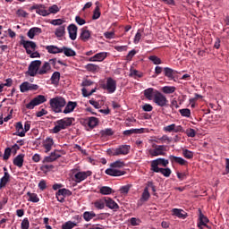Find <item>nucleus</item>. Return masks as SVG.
Segmentation results:
<instances>
[{
	"label": "nucleus",
	"instance_id": "nucleus-36",
	"mask_svg": "<svg viewBox=\"0 0 229 229\" xmlns=\"http://www.w3.org/2000/svg\"><path fill=\"white\" fill-rule=\"evenodd\" d=\"M55 37L57 38H62V37H65V25H61L55 31Z\"/></svg>",
	"mask_w": 229,
	"mask_h": 229
},
{
	"label": "nucleus",
	"instance_id": "nucleus-58",
	"mask_svg": "<svg viewBox=\"0 0 229 229\" xmlns=\"http://www.w3.org/2000/svg\"><path fill=\"white\" fill-rule=\"evenodd\" d=\"M162 71H164V68H162V66H156L155 67V75H153L152 78H157V76L162 74Z\"/></svg>",
	"mask_w": 229,
	"mask_h": 229
},
{
	"label": "nucleus",
	"instance_id": "nucleus-38",
	"mask_svg": "<svg viewBox=\"0 0 229 229\" xmlns=\"http://www.w3.org/2000/svg\"><path fill=\"white\" fill-rule=\"evenodd\" d=\"M126 164L121 159L114 161L110 164V167L113 169H121V167H125Z\"/></svg>",
	"mask_w": 229,
	"mask_h": 229
},
{
	"label": "nucleus",
	"instance_id": "nucleus-60",
	"mask_svg": "<svg viewBox=\"0 0 229 229\" xmlns=\"http://www.w3.org/2000/svg\"><path fill=\"white\" fill-rule=\"evenodd\" d=\"M143 112H153V106L151 104H145L142 106Z\"/></svg>",
	"mask_w": 229,
	"mask_h": 229
},
{
	"label": "nucleus",
	"instance_id": "nucleus-64",
	"mask_svg": "<svg viewBox=\"0 0 229 229\" xmlns=\"http://www.w3.org/2000/svg\"><path fill=\"white\" fill-rule=\"evenodd\" d=\"M164 131H168L169 133H171V131H174V123L164 127Z\"/></svg>",
	"mask_w": 229,
	"mask_h": 229
},
{
	"label": "nucleus",
	"instance_id": "nucleus-54",
	"mask_svg": "<svg viewBox=\"0 0 229 229\" xmlns=\"http://www.w3.org/2000/svg\"><path fill=\"white\" fill-rule=\"evenodd\" d=\"M21 229H30V220L28 217H25L21 224Z\"/></svg>",
	"mask_w": 229,
	"mask_h": 229
},
{
	"label": "nucleus",
	"instance_id": "nucleus-52",
	"mask_svg": "<svg viewBox=\"0 0 229 229\" xmlns=\"http://www.w3.org/2000/svg\"><path fill=\"white\" fill-rule=\"evenodd\" d=\"M179 113L181 114L182 117H191V109L189 108L180 109Z\"/></svg>",
	"mask_w": 229,
	"mask_h": 229
},
{
	"label": "nucleus",
	"instance_id": "nucleus-4",
	"mask_svg": "<svg viewBox=\"0 0 229 229\" xmlns=\"http://www.w3.org/2000/svg\"><path fill=\"white\" fill-rule=\"evenodd\" d=\"M130 145H121L116 148L108 149L107 153L112 157H119V155H128V153H130Z\"/></svg>",
	"mask_w": 229,
	"mask_h": 229
},
{
	"label": "nucleus",
	"instance_id": "nucleus-45",
	"mask_svg": "<svg viewBox=\"0 0 229 229\" xmlns=\"http://www.w3.org/2000/svg\"><path fill=\"white\" fill-rule=\"evenodd\" d=\"M176 91V87L174 86H165L162 88V92L164 94H174Z\"/></svg>",
	"mask_w": 229,
	"mask_h": 229
},
{
	"label": "nucleus",
	"instance_id": "nucleus-56",
	"mask_svg": "<svg viewBox=\"0 0 229 229\" xmlns=\"http://www.w3.org/2000/svg\"><path fill=\"white\" fill-rule=\"evenodd\" d=\"M65 21L62 19H56V20H52L50 24H53V26H63Z\"/></svg>",
	"mask_w": 229,
	"mask_h": 229
},
{
	"label": "nucleus",
	"instance_id": "nucleus-48",
	"mask_svg": "<svg viewBox=\"0 0 229 229\" xmlns=\"http://www.w3.org/2000/svg\"><path fill=\"white\" fill-rule=\"evenodd\" d=\"M148 60H150L151 63L154 64V65H160L162 64V59L157 55H150L148 57Z\"/></svg>",
	"mask_w": 229,
	"mask_h": 229
},
{
	"label": "nucleus",
	"instance_id": "nucleus-9",
	"mask_svg": "<svg viewBox=\"0 0 229 229\" xmlns=\"http://www.w3.org/2000/svg\"><path fill=\"white\" fill-rule=\"evenodd\" d=\"M153 101L157 106L161 107L167 106L169 103V100H167L165 95L162 94L160 91H156Z\"/></svg>",
	"mask_w": 229,
	"mask_h": 229
},
{
	"label": "nucleus",
	"instance_id": "nucleus-42",
	"mask_svg": "<svg viewBox=\"0 0 229 229\" xmlns=\"http://www.w3.org/2000/svg\"><path fill=\"white\" fill-rule=\"evenodd\" d=\"M36 13L42 15V17H47L49 15V11L46 10V6L39 4L38 9L36 11Z\"/></svg>",
	"mask_w": 229,
	"mask_h": 229
},
{
	"label": "nucleus",
	"instance_id": "nucleus-55",
	"mask_svg": "<svg viewBox=\"0 0 229 229\" xmlns=\"http://www.w3.org/2000/svg\"><path fill=\"white\" fill-rule=\"evenodd\" d=\"M16 15L18 17H23L24 19H26V17H28L29 13L26 11L22 10V9H18L16 11Z\"/></svg>",
	"mask_w": 229,
	"mask_h": 229
},
{
	"label": "nucleus",
	"instance_id": "nucleus-37",
	"mask_svg": "<svg viewBox=\"0 0 229 229\" xmlns=\"http://www.w3.org/2000/svg\"><path fill=\"white\" fill-rule=\"evenodd\" d=\"M61 50L65 56H76V51H74L72 48L63 47H61Z\"/></svg>",
	"mask_w": 229,
	"mask_h": 229
},
{
	"label": "nucleus",
	"instance_id": "nucleus-49",
	"mask_svg": "<svg viewBox=\"0 0 229 229\" xmlns=\"http://www.w3.org/2000/svg\"><path fill=\"white\" fill-rule=\"evenodd\" d=\"M112 188L108 186H103L100 188V194H103L104 196H108V194H112Z\"/></svg>",
	"mask_w": 229,
	"mask_h": 229
},
{
	"label": "nucleus",
	"instance_id": "nucleus-46",
	"mask_svg": "<svg viewBox=\"0 0 229 229\" xmlns=\"http://www.w3.org/2000/svg\"><path fill=\"white\" fill-rule=\"evenodd\" d=\"M182 157H184V158H187L188 160H192V158H194V152L189 149H183Z\"/></svg>",
	"mask_w": 229,
	"mask_h": 229
},
{
	"label": "nucleus",
	"instance_id": "nucleus-57",
	"mask_svg": "<svg viewBox=\"0 0 229 229\" xmlns=\"http://www.w3.org/2000/svg\"><path fill=\"white\" fill-rule=\"evenodd\" d=\"M12 155V148H6L4 153V160H8Z\"/></svg>",
	"mask_w": 229,
	"mask_h": 229
},
{
	"label": "nucleus",
	"instance_id": "nucleus-63",
	"mask_svg": "<svg viewBox=\"0 0 229 229\" xmlns=\"http://www.w3.org/2000/svg\"><path fill=\"white\" fill-rule=\"evenodd\" d=\"M176 174H177V178L179 180H181V182H183V180H187V174L186 173L177 172Z\"/></svg>",
	"mask_w": 229,
	"mask_h": 229
},
{
	"label": "nucleus",
	"instance_id": "nucleus-22",
	"mask_svg": "<svg viewBox=\"0 0 229 229\" xmlns=\"http://www.w3.org/2000/svg\"><path fill=\"white\" fill-rule=\"evenodd\" d=\"M164 74L168 80H174V75L178 74L176 70H173V68L165 67L163 68Z\"/></svg>",
	"mask_w": 229,
	"mask_h": 229
},
{
	"label": "nucleus",
	"instance_id": "nucleus-20",
	"mask_svg": "<svg viewBox=\"0 0 229 229\" xmlns=\"http://www.w3.org/2000/svg\"><path fill=\"white\" fill-rule=\"evenodd\" d=\"M60 157H62V155H60V153H58V150H55L49 156L46 157L44 158L43 162H47V163L55 162V160H58V158H60Z\"/></svg>",
	"mask_w": 229,
	"mask_h": 229
},
{
	"label": "nucleus",
	"instance_id": "nucleus-34",
	"mask_svg": "<svg viewBox=\"0 0 229 229\" xmlns=\"http://www.w3.org/2000/svg\"><path fill=\"white\" fill-rule=\"evenodd\" d=\"M154 173H160L163 174V176H165V178H169V176H171L173 171L171 170V168L165 166V168H159V169L154 171Z\"/></svg>",
	"mask_w": 229,
	"mask_h": 229
},
{
	"label": "nucleus",
	"instance_id": "nucleus-24",
	"mask_svg": "<svg viewBox=\"0 0 229 229\" xmlns=\"http://www.w3.org/2000/svg\"><path fill=\"white\" fill-rule=\"evenodd\" d=\"M106 52H100L89 58V62H103L106 58Z\"/></svg>",
	"mask_w": 229,
	"mask_h": 229
},
{
	"label": "nucleus",
	"instance_id": "nucleus-2",
	"mask_svg": "<svg viewBox=\"0 0 229 229\" xmlns=\"http://www.w3.org/2000/svg\"><path fill=\"white\" fill-rule=\"evenodd\" d=\"M49 103L52 110L55 112V114H62V108L67 105V101L62 97L51 98Z\"/></svg>",
	"mask_w": 229,
	"mask_h": 229
},
{
	"label": "nucleus",
	"instance_id": "nucleus-12",
	"mask_svg": "<svg viewBox=\"0 0 229 229\" xmlns=\"http://www.w3.org/2000/svg\"><path fill=\"white\" fill-rule=\"evenodd\" d=\"M66 196H72V191L65 188L60 189L55 193V198L59 203H64L65 201Z\"/></svg>",
	"mask_w": 229,
	"mask_h": 229
},
{
	"label": "nucleus",
	"instance_id": "nucleus-13",
	"mask_svg": "<svg viewBox=\"0 0 229 229\" xmlns=\"http://www.w3.org/2000/svg\"><path fill=\"white\" fill-rule=\"evenodd\" d=\"M20 90L21 92H29L33 90H38V85L30 83L29 81H24L20 85Z\"/></svg>",
	"mask_w": 229,
	"mask_h": 229
},
{
	"label": "nucleus",
	"instance_id": "nucleus-26",
	"mask_svg": "<svg viewBox=\"0 0 229 229\" xmlns=\"http://www.w3.org/2000/svg\"><path fill=\"white\" fill-rule=\"evenodd\" d=\"M76 106H78L77 102L69 101L65 106L63 114H71L72 112H74V108H76Z\"/></svg>",
	"mask_w": 229,
	"mask_h": 229
},
{
	"label": "nucleus",
	"instance_id": "nucleus-6",
	"mask_svg": "<svg viewBox=\"0 0 229 229\" xmlns=\"http://www.w3.org/2000/svg\"><path fill=\"white\" fill-rule=\"evenodd\" d=\"M42 65V61L36 60L32 61L30 65L27 73L29 76L35 77V75L38 74V71H40V66Z\"/></svg>",
	"mask_w": 229,
	"mask_h": 229
},
{
	"label": "nucleus",
	"instance_id": "nucleus-59",
	"mask_svg": "<svg viewBox=\"0 0 229 229\" xmlns=\"http://www.w3.org/2000/svg\"><path fill=\"white\" fill-rule=\"evenodd\" d=\"M140 38H142V34L140 30H139L134 37V44H139V42H140Z\"/></svg>",
	"mask_w": 229,
	"mask_h": 229
},
{
	"label": "nucleus",
	"instance_id": "nucleus-31",
	"mask_svg": "<svg viewBox=\"0 0 229 229\" xmlns=\"http://www.w3.org/2000/svg\"><path fill=\"white\" fill-rule=\"evenodd\" d=\"M85 123L86 124H88L89 128H96L97 124L99 123V120L94 116H91V117L86 118Z\"/></svg>",
	"mask_w": 229,
	"mask_h": 229
},
{
	"label": "nucleus",
	"instance_id": "nucleus-44",
	"mask_svg": "<svg viewBox=\"0 0 229 229\" xmlns=\"http://www.w3.org/2000/svg\"><path fill=\"white\" fill-rule=\"evenodd\" d=\"M85 69L88 70L89 72H98V71H99V65L94 64H88L85 66Z\"/></svg>",
	"mask_w": 229,
	"mask_h": 229
},
{
	"label": "nucleus",
	"instance_id": "nucleus-51",
	"mask_svg": "<svg viewBox=\"0 0 229 229\" xmlns=\"http://www.w3.org/2000/svg\"><path fill=\"white\" fill-rule=\"evenodd\" d=\"M99 17H101V12L99 11V6H96L95 10L93 12L92 19H93V21H98V19H99Z\"/></svg>",
	"mask_w": 229,
	"mask_h": 229
},
{
	"label": "nucleus",
	"instance_id": "nucleus-47",
	"mask_svg": "<svg viewBox=\"0 0 229 229\" xmlns=\"http://www.w3.org/2000/svg\"><path fill=\"white\" fill-rule=\"evenodd\" d=\"M74 226H78V223L67 221L62 225V229H72Z\"/></svg>",
	"mask_w": 229,
	"mask_h": 229
},
{
	"label": "nucleus",
	"instance_id": "nucleus-43",
	"mask_svg": "<svg viewBox=\"0 0 229 229\" xmlns=\"http://www.w3.org/2000/svg\"><path fill=\"white\" fill-rule=\"evenodd\" d=\"M27 196H29L28 201H31L32 203H38L40 199L37 193L27 192Z\"/></svg>",
	"mask_w": 229,
	"mask_h": 229
},
{
	"label": "nucleus",
	"instance_id": "nucleus-53",
	"mask_svg": "<svg viewBox=\"0 0 229 229\" xmlns=\"http://www.w3.org/2000/svg\"><path fill=\"white\" fill-rule=\"evenodd\" d=\"M60 12V8L56 4H53L48 8V13L51 15V13H58Z\"/></svg>",
	"mask_w": 229,
	"mask_h": 229
},
{
	"label": "nucleus",
	"instance_id": "nucleus-7",
	"mask_svg": "<svg viewBox=\"0 0 229 229\" xmlns=\"http://www.w3.org/2000/svg\"><path fill=\"white\" fill-rule=\"evenodd\" d=\"M46 101H47L46 96L38 95L36 98H34L29 104L26 105V108L28 110H33L35 106H38V105H42V103H46Z\"/></svg>",
	"mask_w": 229,
	"mask_h": 229
},
{
	"label": "nucleus",
	"instance_id": "nucleus-16",
	"mask_svg": "<svg viewBox=\"0 0 229 229\" xmlns=\"http://www.w3.org/2000/svg\"><path fill=\"white\" fill-rule=\"evenodd\" d=\"M106 174H107L108 176H124V174H126V171H122V170H118L115 168H107L105 171Z\"/></svg>",
	"mask_w": 229,
	"mask_h": 229
},
{
	"label": "nucleus",
	"instance_id": "nucleus-27",
	"mask_svg": "<svg viewBox=\"0 0 229 229\" xmlns=\"http://www.w3.org/2000/svg\"><path fill=\"white\" fill-rule=\"evenodd\" d=\"M51 72V65L48 62H45L41 68H39L38 74L43 76V74H49Z\"/></svg>",
	"mask_w": 229,
	"mask_h": 229
},
{
	"label": "nucleus",
	"instance_id": "nucleus-50",
	"mask_svg": "<svg viewBox=\"0 0 229 229\" xmlns=\"http://www.w3.org/2000/svg\"><path fill=\"white\" fill-rule=\"evenodd\" d=\"M130 76L137 79V78H142L144 74L141 72H139L137 70H131Z\"/></svg>",
	"mask_w": 229,
	"mask_h": 229
},
{
	"label": "nucleus",
	"instance_id": "nucleus-1",
	"mask_svg": "<svg viewBox=\"0 0 229 229\" xmlns=\"http://www.w3.org/2000/svg\"><path fill=\"white\" fill-rule=\"evenodd\" d=\"M74 118L65 117L55 122V126L52 129L53 133H60L62 130H67L69 126H72Z\"/></svg>",
	"mask_w": 229,
	"mask_h": 229
},
{
	"label": "nucleus",
	"instance_id": "nucleus-8",
	"mask_svg": "<svg viewBox=\"0 0 229 229\" xmlns=\"http://www.w3.org/2000/svg\"><path fill=\"white\" fill-rule=\"evenodd\" d=\"M21 46H23L27 55H31V50L35 51L37 49V43L30 40H25L24 36H21Z\"/></svg>",
	"mask_w": 229,
	"mask_h": 229
},
{
	"label": "nucleus",
	"instance_id": "nucleus-40",
	"mask_svg": "<svg viewBox=\"0 0 229 229\" xmlns=\"http://www.w3.org/2000/svg\"><path fill=\"white\" fill-rule=\"evenodd\" d=\"M30 128H31V122H30V121L25 122L24 129H23V131L19 132L18 136L19 137H26V133H27V131H30Z\"/></svg>",
	"mask_w": 229,
	"mask_h": 229
},
{
	"label": "nucleus",
	"instance_id": "nucleus-19",
	"mask_svg": "<svg viewBox=\"0 0 229 229\" xmlns=\"http://www.w3.org/2000/svg\"><path fill=\"white\" fill-rule=\"evenodd\" d=\"M90 30H87V27H84L81 30L80 38L82 40V42H89L90 39Z\"/></svg>",
	"mask_w": 229,
	"mask_h": 229
},
{
	"label": "nucleus",
	"instance_id": "nucleus-17",
	"mask_svg": "<svg viewBox=\"0 0 229 229\" xmlns=\"http://www.w3.org/2000/svg\"><path fill=\"white\" fill-rule=\"evenodd\" d=\"M157 92H158V90L153 88H148L143 91V94L148 101H153V99H155V96H157Z\"/></svg>",
	"mask_w": 229,
	"mask_h": 229
},
{
	"label": "nucleus",
	"instance_id": "nucleus-21",
	"mask_svg": "<svg viewBox=\"0 0 229 229\" xmlns=\"http://www.w3.org/2000/svg\"><path fill=\"white\" fill-rule=\"evenodd\" d=\"M105 201H106V207H107V208H110L111 210L119 209V205L114 199L108 197H105Z\"/></svg>",
	"mask_w": 229,
	"mask_h": 229
},
{
	"label": "nucleus",
	"instance_id": "nucleus-15",
	"mask_svg": "<svg viewBox=\"0 0 229 229\" xmlns=\"http://www.w3.org/2000/svg\"><path fill=\"white\" fill-rule=\"evenodd\" d=\"M67 30L71 40H76V38H78V27L76 26V24H70Z\"/></svg>",
	"mask_w": 229,
	"mask_h": 229
},
{
	"label": "nucleus",
	"instance_id": "nucleus-35",
	"mask_svg": "<svg viewBox=\"0 0 229 229\" xmlns=\"http://www.w3.org/2000/svg\"><path fill=\"white\" fill-rule=\"evenodd\" d=\"M10 182V174L8 172H4V176L0 179V189L6 187V183Z\"/></svg>",
	"mask_w": 229,
	"mask_h": 229
},
{
	"label": "nucleus",
	"instance_id": "nucleus-10",
	"mask_svg": "<svg viewBox=\"0 0 229 229\" xmlns=\"http://www.w3.org/2000/svg\"><path fill=\"white\" fill-rule=\"evenodd\" d=\"M152 148H154V149H149L148 151L149 155H151L152 157L164 156L165 155V151H167V147L165 145L154 144L152 145Z\"/></svg>",
	"mask_w": 229,
	"mask_h": 229
},
{
	"label": "nucleus",
	"instance_id": "nucleus-62",
	"mask_svg": "<svg viewBox=\"0 0 229 229\" xmlns=\"http://www.w3.org/2000/svg\"><path fill=\"white\" fill-rule=\"evenodd\" d=\"M121 194H128L130 192V185H124L120 188Z\"/></svg>",
	"mask_w": 229,
	"mask_h": 229
},
{
	"label": "nucleus",
	"instance_id": "nucleus-3",
	"mask_svg": "<svg viewBox=\"0 0 229 229\" xmlns=\"http://www.w3.org/2000/svg\"><path fill=\"white\" fill-rule=\"evenodd\" d=\"M167 165H169L168 159L158 157L150 162V171L153 173L158 169H162V167H167Z\"/></svg>",
	"mask_w": 229,
	"mask_h": 229
},
{
	"label": "nucleus",
	"instance_id": "nucleus-23",
	"mask_svg": "<svg viewBox=\"0 0 229 229\" xmlns=\"http://www.w3.org/2000/svg\"><path fill=\"white\" fill-rule=\"evenodd\" d=\"M199 223L198 224V227L206 226V228L211 229V227L207 225V223H208V217L203 215V213L201 212V209H199Z\"/></svg>",
	"mask_w": 229,
	"mask_h": 229
},
{
	"label": "nucleus",
	"instance_id": "nucleus-61",
	"mask_svg": "<svg viewBox=\"0 0 229 229\" xmlns=\"http://www.w3.org/2000/svg\"><path fill=\"white\" fill-rule=\"evenodd\" d=\"M38 187L40 189V191H46V189H47V184L46 182V180H41Z\"/></svg>",
	"mask_w": 229,
	"mask_h": 229
},
{
	"label": "nucleus",
	"instance_id": "nucleus-11",
	"mask_svg": "<svg viewBox=\"0 0 229 229\" xmlns=\"http://www.w3.org/2000/svg\"><path fill=\"white\" fill-rule=\"evenodd\" d=\"M104 90H107L109 94H114L117 90V81L112 77L107 78L106 83L102 86Z\"/></svg>",
	"mask_w": 229,
	"mask_h": 229
},
{
	"label": "nucleus",
	"instance_id": "nucleus-29",
	"mask_svg": "<svg viewBox=\"0 0 229 229\" xmlns=\"http://www.w3.org/2000/svg\"><path fill=\"white\" fill-rule=\"evenodd\" d=\"M45 49L47 50V53H49L50 55H58V53H62V47H58L55 45H50V46H47L45 47Z\"/></svg>",
	"mask_w": 229,
	"mask_h": 229
},
{
	"label": "nucleus",
	"instance_id": "nucleus-25",
	"mask_svg": "<svg viewBox=\"0 0 229 229\" xmlns=\"http://www.w3.org/2000/svg\"><path fill=\"white\" fill-rule=\"evenodd\" d=\"M40 33H42V29L38 28V27H33L31 29L29 30V31L27 32V37H29V38H35V37H37V35H40Z\"/></svg>",
	"mask_w": 229,
	"mask_h": 229
},
{
	"label": "nucleus",
	"instance_id": "nucleus-30",
	"mask_svg": "<svg viewBox=\"0 0 229 229\" xmlns=\"http://www.w3.org/2000/svg\"><path fill=\"white\" fill-rule=\"evenodd\" d=\"M140 133H144V128L126 130L123 131V135H124V137H130V135Z\"/></svg>",
	"mask_w": 229,
	"mask_h": 229
},
{
	"label": "nucleus",
	"instance_id": "nucleus-33",
	"mask_svg": "<svg viewBox=\"0 0 229 229\" xmlns=\"http://www.w3.org/2000/svg\"><path fill=\"white\" fill-rule=\"evenodd\" d=\"M13 165L16 167H22L24 165V154L18 155L13 161Z\"/></svg>",
	"mask_w": 229,
	"mask_h": 229
},
{
	"label": "nucleus",
	"instance_id": "nucleus-39",
	"mask_svg": "<svg viewBox=\"0 0 229 229\" xmlns=\"http://www.w3.org/2000/svg\"><path fill=\"white\" fill-rule=\"evenodd\" d=\"M106 201L105 198L99 199L94 202L95 208H98V210H103L105 208Z\"/></svg>",
	"mask_w": 229,
	"mask_h": 229
},
{
	"label": "nucleus",
	"instance_id": "nucleus-41",
	"mask_svg": "<svg viewBox=\"0 0 229 229\" xmlns=\"http://www.w3.org/2000/svg\"><path fill=\"white\" fill-rule=\"evenodd\" d=\"M52 85H58L60 83V72H55L51 76Z\"/></svg>",
	"mask_w": 229,
	"mask_h": 229
},
{
	"label": "nucleus",
	"instance_id": "nucleus-32",
	"mask_svg": "<svg viewBox=\"0 0 229 229\" xmlns=\"http://www.w3.org/2000/svg\"><path fill=\"white\" fill-rule=\"evenodd\" d=\"M82 217H83L84 221L89 223V221H92V219L98 217V215L94 211H85L82 214Z\"/></svg>",
	"mask_w": 229,
	"mask_h": 229
},
{
	"label": "nucleus",
	"instance_id": "nucleus-28",
	"mask_svg": "<svg viewBox=\"0 0 229 229\" xmlns=\"http://www.w3.org/2000/svg\"><path fill=\"white\" fill-rule=\"evenodd\" d=\"M172 214L173 216L179 217V219H185L187 217V213L180 208H173Z\"/></svg>",
	"mask_w": 229,
	"mask_h": 229
},
{
	"label": "nucleus",
	"instance_id": "nucleus-14",
	"mask_svg": "<svg viewBox=\"0 0 229 229\" xmlns=\"http://www.w3.org/2000/svg\"><path fill=\"white\" fill-rule=\"evenodd\" d=\"M168 158H169L172 165H174V164H178L179 165H188V164H189V162L187 160L183 159V157L170 155L168 157Z\"/></svg>",
	"mask_w": 229,
	"mask_h": 229
},
{
	"label": "nucleus",
	"instance_id": "nucleus-5",
	"mask_svg": "<svg viewBox=\"0 0 229 229\" xmlns=\"http://www.w3.org/2000/svg\"><path fill=\"white\" fill-rule=\"evenodd\" d=\"M73 180L76 183H81L84 180H87L89 176H92V171H74Z\"/></svg>",
	"mask_w": 229,
	"mask_h": 229
},
{
	"label": "nucleus",
	"instance_id": "nucleus-18",
	"mask_svg": "<svg viewBox=\"0 0 229 229\" xmlns=\"http://www.w3.org/2000/svg\"><path fill=\"white\" fill-rule=\"evenodd\" d=\"M55 145V140H53V138H47L43 141V148L45 149V153H49L51 149H53V146Z\"/></svg>",
	"mask_w": 229,
	"mask_h": 229
}]
</instances>
